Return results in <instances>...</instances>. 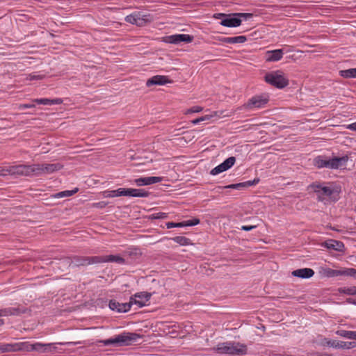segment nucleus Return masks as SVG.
<instances>
[{
  "mask_svg": "<svg viewBox=\"0 0 356 356\" xmlns=\"http://www.w3.org/2000/svg\"><path fill=\"white\" fill-rule=\"evenodd\" d=\"M218 354H227L231 355H243L248 353V348L245 344L234 341L219 343L213 348Z\"/></svg>",
  "mask_w": 356,
  "mask_h": 356,
  "instance_id": "f257e3e1",
  "label": "nucleus"
},
{
  "mask_svg": "<svg viewBox=\"0 0 356 356\" xmlns=\"http://www.w3.org/2000/svg\"><path fill=\"white\" fill-rule=\"evenodd\" d=\"M140 335L133 332H124L113 338L102 340L100 342L105 346H129L140 339Z\"/></svg>",
  "mask_w": 356,
  "mask_h": 356,
  "instance_id": "f03ea898",
  "label": "nucleus"
},
{
  "mask_svg": "<svg viewBox=\"0 0 356 356\" xmlns=\"http://www.w3.org/2000/svg\"><path fill=\"white\" fill-rule=\"evenodd\" d=\"M62 168L63 165L59 163L26 165L27 176L51 174Z\"/></svg>",
  "mask_w": 356,
  "mask_h": 356,
  "instance_id": "7ed1b4c3",
  "label": "nucleus"
},
{
  "mask_svg": "<svg viewBox=\"0 0 356 356\" xmlns=\"http://www.w3.org/2000/svg\"><path fill=\"white\" fill-rule=\"evenodd\" d=\"M266 83L277 88H284L289 85V79L281 70L272 71L265 75Z\"/></svg>",
  "mask_w": 356,
  "mask_h": 356,
  "instance_id": "20e7f679",
  "label": "nucleus"
},
{
  "mask_svg": "<svg viewBox=\"0 0 356 356\" xmlns=\"http://www.w3.org/2000/svg\"><path fill=\"white\" fill-rule=\"evenodd\" d=\"M127 23L138 26L146 25L152 21V17L149 14H143L141 12H134L125 17Z\"/></svg>",
  "mask_w": 356,
  "mask_h": 356,
  "instance_id": "39448f33",
  "label": "nucleus"
},
{
  "mask_svg": "<svg viewBox=\"0 0 356 356\" xmlns=\"http://www.w3.org/2000/svg\"><path fill=\"white\" fill-rule=\"evenodd\" d=\"M8 175L27 176L26 165H8L0 168V176Z\"/></svg>",
  "mask_w": 356,
  "mask_h": 356,
  "instance_id": "423d86ee",
  "label": "nucleus"
},
{
  "mask_svg": "<svg viewBox=\"0 0 356 356\" xmlns=\"http://www.w3.org/2000/svg\"><path fill=\"white\" fill-rule=\"evenodd\" d=\"M86 263H105V262H114L120 264H124V259L118 254H111L105 256H95L91 259H86Z\"/></svg>",
  "mask_w": 356,
  "mask_h": 356,
  "instance_id": "0eeeda50",
  "label": "nucleus"
},
{
  "mask_svg": "<svg viewBox=\"0 0 356 356\" xmlns=\"http://www.w3.org/2000/svg\"><path fill=\"white\" fill-rule=\"evenodd\" d=\"M150 297L151 294L147 292L137 293L130 298V306L136 305L141 308L148 304Z\"/></svg>",
  "mask_w": 356,
  "mask_h": 356,
  "instance_id": "6e6552de",
  "label": "nucleus"
},
{
  "mask_svg": "<svg viewBox=\"0 0 356 356\" xmlns=\"http://www.w3.org/2000/svg\"><path fill=\"white\" fill-rule=\"evenodd\" d=\"M319 274L324 277H335L339 276H348V268L339 270L332 269L326 266L319 268Z\"/></svg>",
  "mask_w": 356,
  "mask_h": 356,
  "instance_id": "1a4fd4ad",
  "label": "nucleus"
},
{
  "mask_svg": "<svg viewBox=\"0 0 356 356\" xmlns=\"http://www.w3.org/2000/svg\"><path fill=\"white\" fill-rule=\"evenodd\" d=\"M193 37L188 34H175L167 36L164 38V42L170 44H180L181 42H191Z\"/></svg>",
  "mask_w": 356,
  "mask_h": 356,
  "instance_id": "9d476101",
  "label": "nucleus"
},
{
  "mask_svg": "<svg viewBox=\"0 0 356 356\" xmlns=\"http://www.w3.org/2000/svg\"><path fill=\"white\" fill-rule=\"evenodd\" d=\"M236 162L234 156H230L225 160L222 163L215 167L211 170V174L212 175H217L231 168Z\"/></svg>",
  "mask_w": 356,
  "mask_h": 356,
  "instance_id": "9b49d317",
  "label": "nucleus"
},
{
  "mask_svg": "<svg viewBox=\"0 0 356 356\" xmlns=\"http://www.w3.org/2000/svg\"><path fill=\"white\" fill-rule=\"evenodd\" d=\"M49 346L50 345H47V343H42L40 342L31 343L29 341H24L23 351H36L38 353H47V348H49Z\"/></svg>",
  "mask_w": 356,
  "mask_h": 356,
  "instance_id": "f8f14e48",
  "label": "nucleus"
},
{
  "mask_svg": "<svg viewBox=\"0 0 356 356\" xmlns=\"http://www.w3.org/2000/svg\"><path fill=\"white\" fill-rule=\"evenodd\" d=\"M268 98L266 95H256L249 100L247 106L250 108H262L268 103Z\"/></svg>",
  "mask_w": 356,
  "mask_h": 356,
  "instance_id": "ddd939ff",
  "label": "nucleus"
},
{
  "mask_svg": "<svg viewBox=\"0 0 356 356\" xmlns=\"http://www.w3.org/2000/svg\"><path fill=\"white\" fill-rule=\"evenodd\" d=\"M170 83H172V81L169 79L167 76L156 75L147 79L146 86L147 87L152 86H163Z\"/></svg>",
  "mask_w": 356,
  "mask_h": 356,
  "instance_id": "4468645a",
  "label": "nucleus"
},
{
  "mask_svg": "<svg viewBox=\"0 0 356 356\" xmlns=\"http://www.w3.org/2000/svg\"><path fill=\"white\" fill-rule=\"evenodd\" d=\"M348 161V156L347 155L341 157H332L329 159V168L330 169H339L345 168Z\"/></svg>",
  "mask_w": 356,
  "mask_h": 356,
  "instance_id": "2eb2a0df",
  "label": "nucleus"
},
{
  "mask_svg": "<svg viewBox=\"0 0 356 356\" xmlns=\"http://www.w3.org/2000/svg\"><path fill=\"white\" fill-rule=\"evenodd\" d=\"M312 187L314 188V191L318 194L319 198L330 197L334 193V188L329 186L314 184Z\"/></svg>",
  "mask_w": 356,
  "mask_h": 356,
  "instance_id": "dca6fc26",
  "label": "nucleus"
},
{
  "mask_svg": "<svg viewBox=\"0 0 356 356\" xmlns=\"http://www.w3.org/2000/svg\"><path fill=\"white\" fill-rule=\"evenodd\" d=\"M283 55L282 49L270 50L266 52L265 59L267 62H277L283 58Z\"/></svg>",
  "mask_w": 356,
  "mask_h": 356,
  "instance_id": "f3484780",
  "label": "nucleus"
},
{
  "mask_svg": "<svg viewBox=\"0 0 356 356\" xmlns=\"http://www.w3.org/2000/svg\"><path fill=\"white\" fill-rule=\"evenodd\" d=\"M23 346L24 342L4 343L0 346V351L2 353L23 351Z\"/></svg>",
  "mask_w": 356,
  "mask_h": 356,
  "instance_id": "a211bd4d",
  "label": "nucleus"
},
{
  "mask_svg": "<svg viewBox=\"0 0 356 356\" xmlns=\"http://www.w3.org/2000/svg\"><path fill=\"white\" fill-rule=\"evenodd\" d=\"M162 179L163 178L161 177H147L136 179L134 181L137 186H141L159 183L161 182Z\"/></svg>",
  "mask_w": 356,
  "mask_h": 356,
  "instance_id": "6ab92c4d",
  "label": "nucleus"
},
{
  "mask_svg": "<svg viewBox=\"0 0 356 356\" xmlns=\"http://www.w3.org/2000/svg\"><path fill=\"white\" fill-rule=\"evenodd\" d=\"M123 196L129 197H147L148 193L143 189L124 188H122Z\"/></svg>",
  "mask_w": 356,
  "mask_h": 356,
  "instance_id": "aec40b11",
  "label": "nucleus"
},
{
  "mask_svg": "<svg viewBox=\"0 0 356 356\" xmlns=\"http://www.w3.org/2000/svg\"><path fill=\"white\" fill-rule=\"evenodd\" d=\"M109 307L112 310H115L118 312H126L130 310V302L120 303L116 300H111L109 302Z\"/></svg>",
  "mask_w": 356,
  "mask_h": 356,
  "instance_id": "412c9836",
  "label": "nucleus"
},
{
  "mask_svg": "<svg viewBox=\"0 0 356 356\" xmlns=\"http://www.w3.org/2000/svg\"><path fill=\"white\" fill-rule=\"evenodd\" d=\"M294 277H298L302 279H308L314 275V271L312 268H305L293 270L291 273Z\"/></svg>",
  "mask_w": 356,
  "mask_h": 356,
  "instance_id": "4be33fe9",
  "label": "nucleus"
},
{
  "mask_svg": "<svg viewBox=\"0 0 356 356\" xmlns=\"http://www.w3.org/2000/svg\"><path fill=\"white\" fill-rule=\"evenodd\" d=\"M220 117V114L218 113L217 111H213L211 114L205 115L204 116H202L200 118H198L197 119H195L192 120V123L193 124H197L202 122H206V123H208L209 122H213L214 118L216 120Z\"/></svg>",
  "mask_w": 356,
  "mask_h": 356,
  "instance_id": "5701e85b",
  "label": "nucleus"
},
{
  "mask_svg": "<svg viewBox=\"0 0 356 356\" xmlns=\"http://www.w3.org/2000/svg\"><path fill=\"white\" fill-rule=\"evenodd\" d=\"M237 16L229 17L220 22V24L227 27H237L241 24V19Z\"/></svg>",
  "mask_w": 356,
  "mask_h": 356,
  "instance_id": "b1692460",
  "label": "nucleus"
},
{
  "mask_svg": "<svg viewBox=\"0 0 356 356\" xmlns=\"http://www.w3.org/2000/svg\"><path fill=\"white\" fill-rule=\"evenodd\" d=\"M258 182H259V179H254L252 181H245V182L227 185V186H224L223 188L240 190L243 188H247V187L255 185V184H258Z\"/></svg>",
  "mask_w": 356,
  "mask_h": 356,
  "instance_id": "393cba45",
  "label": "nucleus"
},
{
  "mask_svg": "<svg viewBox=\"0 0 356 356\" xmlns=\"http://www.w3.org/2000/svg\"><path fill=\"white\" fill-rule=\"evenodd\" d=\"M324 246L327 249H331L341 252L343 250L344 245L342 242L336 240H328L325 242Z\"/></svg>",
  "mask_w": 356,
  "mask_h": 356,
  "instance_id": "a878e982",
  "label": "nucleus"
},
{
  "mask_svg": "<svg viewBox=\"0 0 356 356\" xmlns=\"http://www.w3.org/2000/svg\"><path fill=\"white\" fill-rule=\"evenodd\" d=\"M33 102L42 105H54L60 104L63 103V99L60 98L48 99V98H40L35 99Z\"/></svg>",
  "mask_w": 356,
  "mask_h": 356,
  "instance_id": "bb28decb",
  "label": "nucleus"
},
{
  "mask_svg": "<svg viewBox=\"0 0 356 356\" xmlns=\"http://www.w3.org/2000/svg\"><path fill=\"white\" fill-rule=\"evenodd\" d=\"M246 40V37L243 35L222 38L220 40L221 42L229 44L243 43Z\"/></svg>",
  "mask_w": 356,
  "mask_h": 356,
  "instance_id": "cd10ccee",
  "label": "nucleus"
},
{
  "mask_svg": "<svg viewBox=\"0 0 356 356\" xmlns=\"http://www.w3.org/2000/svg\"><path fill=\"white\" fill-rule=\"evenodd\" d=\"M323 345H326L330 347H333L335 348H346V342L343 341H337L334 340H330L327 339H324L323 341L322 342Z\"/></svg>",
  "mask_w": 356,
  "mask_h": 356,
  "instance_id": "c85d7f7f",
  "label": "nucleus"
},
{
  "mask_svg": "<svg viewBox=\"0 0 356 356\" xmlns=\"http://www.w3.org/2000/svg\"><path fill=\"white\" fill-rule=\"evenodd\" d=\"M314 163L318 168H329V159H326L324 156H317L316 158L314 159Z\"/></svg>",
  "mask_w": 356,
  "mask_h": 356,
  "instance_id": "c756f323",
  "label": "nucleus"
},
{
  "mask_svg": "<svg viewBox=\"0 0 356 356\" xmlns=\"http://www.w3.org/2000/svg\"><path fill=\"white\" fill-rule=\"evenodd\" d=\"M104 197H119V196H123L122 193V188H120L117 190H113V191H104L102 193Z\"/></svg>",
  "mask_w": 356,
  "mask_h": 356,
  "instance_id": "7c9ffc66",
  "label": "nucleus"
},
{
  "mask_svg": "<svg viewBox=\"0 0 356 356\" xmlns=\"http://www.w3.org/2000/svg\"><path fill=\"white\" fill-rule=\"evenodd\" d=\"M173 241L179 244L180 245L187 246L192 244L191 240L185 236H175L172 238Z\"/></svg>",
  "mask_w": 356,
  "mask_h": 356,
  "instance_id": "2f4dec72",
  "label": "nucleus"
},
{
  "mask_svg": "<svg viewBox=\"0 0 356 356\" xmlns=\"http://www.w3.org/2000/svg\"><path fill=\"white\" fill-rule=\"evenodd\" d=\"M339 293H343L350 296L356 295V286H344L338 289Z\"/></svg>",
  "mask_w": 356,
  "mask_h": 356,
  "instance_id": "473e14b6",
  "label": "nucleus"
},
{
  "mask_svg": "<svg viewBox=\"0 0 356 356\" xmlns=\"http://www.w3.org/2000/svg\"><path fill=\"white\" fill-rule=\"evenodd\" d=\"M339 74L344 78H356V68H350L345 70H341Z\"/></svg>",
  "mask_w": 356,
  "mask_h": 356,
  "instance_id": "72a5a7b5",
  "label": "nucleus"
},
{
  "mask_svg": "<svg viewBox=\"0 0 356 356\" xmlns=\"http://www.w3.org/2000/svg\"><path fill=\"white\" fill-rule=\"evenodd\" d=\"M355 331H348V330H338L337 334L342 337L349 339H355Z\"/></svg>",
  "mask_w": 356,
  "mask_h": 356,
  "instance_id": "f704fd0d",
  "label": "nucleus"
},
{
  "mask_svg": "<svg viewBox=\"0 0 356 356\" xmlns=\"http://www.w3.org/2000/svg\"><path fill=\"white\" fill-rule=\"evenodd\" d=\"M78 191V188H74V190L71 191H64L60 193H58L55 195V197L57 198H62L65 197H70L72 195L75 194Z\"/></svg>",
  "mask_w": 356,
  "mask_h": 356,
  "instance_id": "c9c22d12",
  "label": "nucleus"
},
{
  "mask_svg": "<svg viewBox=\"0 0 356 356\" xmlns=\"http://www.w3.org/2000/svg\"><path fill=\"white\" fill-rule=\"evenodd\" d=\"M92 257H74V264L76 266H86L89 264H93L94 263H86V261H85L86 259H91Z\"/></svg>",
  "mask_w": 356,
  "mask_h": 356,
  "instance_id": "e433bc0d",
  "label": "nucleus"
},
{
  "mask_svg": "<svg viewBox=\"0 0 356 356\" xmlns=\"http://www.w3.org/2000/svg\"><path fill=\"white\" fill-rule=\"evenodd\" d=\"M203 110V108L200 106H193L192 108H190L188 109H187L186 111H185V114H189V113H200L201 111H202Z\"/></svg>",
  "mask_w": 356,
  "mask_h": 356,
  "instance_id": "4c0bfd02",
  "label": "nucleus"
},
{
  "mask_svg": "<svg viewBox=\"0 0 356 356\" xmlns=\"http://www.w3.org/2000/svg\"><path fill=\"white\" fill-rule=\"evenodd\" d=\"M13 312L10 309H6L0 310V317L1 316H6L13 314ZM3 323V321L2 319L0 318V325H1Z\"/></svg>",
  "mask_w": 356,
  "mask_h": 356,
  "instance_id": "58836bf2",
  "label": "nucleus"
},
{
  "mask_svg": "<svg viewBox=\"0 0 356 356\" xmlns=\"http://www.w3.org/2000/svg\"><path fill=\"white\" fill-rule=\"evenodd\" d=\"M44 77V75L39 74L37 73H32L27 76V79L29 80H40L42 79Z\"/></svg>",
  "mask_w": 356,
  "mask_h": 356,
  "instance_id": "ea45409f",
  "label": "nucleus"
},
{
  "mask_svg": "<svg viewBox=\"0 0 356 356\" xmlns=\"http://www.w3.org/2000/svg\"><path fill=\"white\" fill-rule=\"evenodd\" d=\"M184 227L186 226H194L198 225L200 223V220L197 218H193L192 220H188L184 221Z\"/></svg>",
  "mask_w": 356,
  "mask_h": 356,
  "instance_id": "a19ab883",
  "label": "nucleus"
},
{
  "mask_svg": "<svg viewBox=\"0 0 356 356\" xmlns=\"http://www.w3.org/2000/svg\"><path fill=\"white\" fill-rule=\"evenodd\" d=\"M166 227L168 229H170L172 227H184V222H168L166 223Z\"/></svg>",
  "mask_w": 356,
  "mask_h": 356,
  "instance_id": "79ce46f5",
  "label": "nucleus"
},
{
  "mask_svg": "<svg viewBox=\"0 0 356 356\" xmlns=\"http://www.w3.org/2000/svg\"><path fill=\"white\" fill-rule=\"evenodd\" d=\"M34 107H35V104H23L19 105V109H20V110L24 109V108H34Z\"/></svg>",
  "mask_w": 356,
  "mask_h": 356,
  "instance_id": "37998d69",
  "label": "nucleus"
},
{
  "mask_svg": "<svg viewBox=\"0 0 356 356\" xmlns=\"http://www.w3.org/2000/svg\"><path fill=\"white\" fill-rule=\"evenodd\" d=\"M57 343H47V345H50V346L49 347V348H47V352H54L56 350V345Z\"/></svg>",
  "mask_w": 356,
  "mask_h": 356,
  "instance_id": "c03bdc74",
  "label": "nucleus"
},
{
  "mask_svg": "<svg viewBox=\"0 0 356 356\" xmlns=\"http://www.w3.org/2000/svg\"><path fill=\"white\" fill-rule=\"evenodd\" d=\"M257 227L256 225H243L241 229L244 231H251Z\"/></svg>",
  "mask_w": 356,
  "mask_h": 356,
  "instance_id": "a18cd8bd",
  "label": "nucleus"
},
{
  "mask_svg": "<svg viewBox=\"0 0 356 356\" xmlns=\"http://www.w3.org/2000/svg\"><path fill=\"white\" fill-rule=\"evenodd\" d=\"M233 15L237 16V17H243L245 18H250V17H252V14H251V13H235Z\"/></svg>",
  "mask_w": 356,
  "mask_h": 356,
  "instance_id": "49530a36",
  "label": "nucleus"
},
{
  "mask_svg": "<svg viewBox=\"0 0 356 356\" xmlns=\"http://www.w3.org/2000/svg\"><path fill=\"white\" fill-rule=\"evenodd\" d=\"M154 218H165L167 217V214L165 213H158L156 214H153Z\"/></svg>",
  "mask_w": 356,
  "mask_h": 356,
  "instance_id": "de8ad7c7",
  "label": "nucleus"
},
{
  "mask_svg": "<svg viewBox=\"0 0 356 356\" xmlns=\"http://www.w3.org/2000/svg\"><path fill=\"white\" fill-rule=\"evenodd\" d=\"M346 128L348 129H350L351 131H356V122L350 124H348L346 126Z\"/></svg>",
  "mask_w": 356,
  "mask_h": 356,
  "instance_id": "09e8293b",
  "label": "nucleus"
},
{
  "mask_svg": "<svg viewBox=\"0 0 356 356\" xmlns=\"http://www.w3.org/2000/svg\"><path fill=\"white\" fill-rule=\"evenodd\" d=\"M348 276L355 277H356V269H355V268H348Z\"/></svg>",
  "mask_w": 356,
  "mask_h": 356,
  "instance_id": "8fccbe9b",
  "label": "nucleus"
},
{
  "mask_svg": "<svg viewBox=\"0 0 356 356\" xmlns=\"http://www.w3.org/2000/svg\"><path fill=\"white\" fill-rule=\"evenodd\" d=\"M346 346L347 347L346 348H354L356 346V343L355 342H348V343L346 342Z\"/></svg>",
  "mask_w": 356,
  "mask_h": 356,
  "instance_id": "3c124183",
  "label": "nucleus"
},
{
  "mask_svg": "<svg viewBox=\"0 0 356 356\" xmlns=\"http://www.w3.org/2000/svg\"><path fill=\"white\" fill-rule=\"evenodd\" d=\"M79 343H80L79 341H77V342H65V343L60 342V343H58V344H60V345H70V344L76 345V344H79Z\"/></svg>",
  "mask_w": 356,
  "mask_h": 356,
  "instance_id": "603ef678",
  "label": "nucleus"
},
{
  "mask_svg": "<svg viewBox=\"0 0 356 356\" xmlns=\"http://www.w3.org/2000/svg\"><path fill=\"white\" fill-rule=\"evenodd\" d=\"M347 302H348V303L353 304V305H356V300H353V299H351V298H348V299L347 300Z\"/></svg>",
  "mask_w": 356,
  "mask_h": 356,
  "instance_id": "864d4df0",
  "label": "nucleus"
},
{
  "mask_svg": "<svg viewBox=\"0 0 356 356\" xmlns=\"http://www.w3.org/2000/svg\"><path fill=\"white\" fill-rule=\"evenodd\" d=\"M218 15H220V16H223V15H224V14L220 13V14H218Z\"/></svg>",
  "mask_w": 356,
  "mask_h": 356,
  "instance_id": "5fc2aeb1",
  "label": "nucleus"
}]
</instances>
